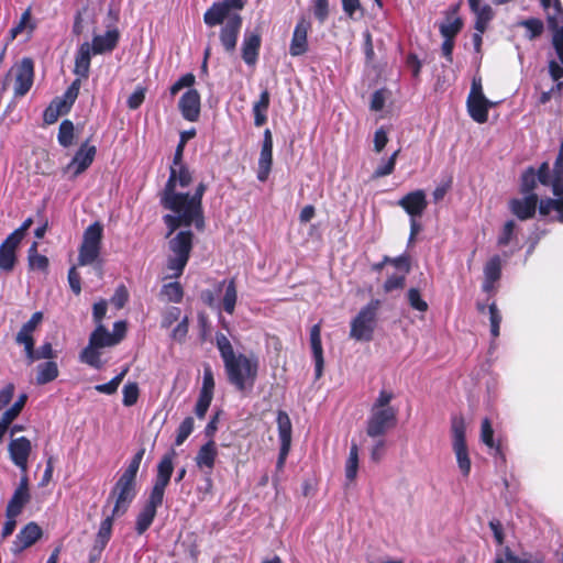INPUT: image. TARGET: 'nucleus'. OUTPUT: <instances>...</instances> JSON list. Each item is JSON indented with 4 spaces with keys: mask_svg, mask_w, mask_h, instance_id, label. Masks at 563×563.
Here are the masks:
<instances>
[{
    "mask_svg": "<svg viewBox=\"0 0 563 563\" xmlns=\"http://www.w3.org/2000/svg\"><path fill=\"white\" fill-rule=\"evenodd\" d=\"M179 111L189 122H196L200 114V95L196 89H188L179 99Z\"/></svg>",
    "mask_w": 563,
    "mask_h": 563,
    "instance_id": "a211bd4d",
    "label": "nucleus"
},
{
    "mask_svg": "<svg viewBox=\"0 0 563 563\" xmlns=\"http://www.w3.org/2000/svg\"><path fill=\"white\" fill-rule=\"evenodd\" d=\"M42 537V529L35 522H29L21 531L15 536L12 543L11 551L13 554H19L25 549L33 545Z\"/></svg>",
    "mask_w": 563,
    "mask_h": 563,
    "instance_id": "dca6fc26",
    "label": "nucleus"
},
{
    "mask_svg": "<svg viewBox=\"0 0 563 563\" xmlns=\"http://www.w3.org/2000/svg\"><path fill=\"white\" fill-rule=\"evenodd\" d=\"M33 333L34 332L25 331L21 328L15 335V343L23 345L26 360L33 357V350L35 345Z\"/></svg>",
    "mask_w": 563,
    "mask_h": 563,
    "instance_id": "c03bdc74",
    "label": "nucleus"
},
{
    "mask_svg": "<svg viewBox=\"0 0 563 563\" xmlns=\"http://www.w3.org/2000/svg\"><path fill=\"white\" fill-rule=\"evenodd\" d=\"M390 97V91L386 88L376 90L372 95L369 108L372 111L383 110L386 100Z\"/></svg>",
    "mask_w": 563,
    "mask_h": 563,
    "instance_id": "e2e57ef3",
    "label": "nucleus"
},
{
    "mask_svg": "<svg viewBox=\"0 0 563 563\" xmlns=\"http://www.w3.org/2000/svg\"><path fill=\"white\" fill-rule=\"evenodd\" d=\"M465 422L461 417H454L452 419L451 432H452V449L456 457L457 466L463 476L467 477L471 473V459L468 454V448L465 440Z\"/></svg>",
    "mask_w": 563,
    "mask_h": 563,
    "instance_id": "0eeeda50",
    "label": "nucleus"
},
{
    "mask_svg": "<svg viewBox=\"0 0 563 563\" xmlns=\"http://www.w3.org/2000/svg\"><path fill=\"white\" fill-rule=\"evenodd\" d=\"M407 299L412 309L420 312H426L428 310V303L422 299L419 289L410 288L407 292Z\"/></svg>",
    "mask_w": 563,
    "mask_h": 563,
    "instance_id": "052dcab7",
    "label": "nucleus"
},
{
    "mask_svg": "<svg viewBox=\"0 0 563 563\" xmlns=\"http://www.w3.org/2000/svg\"><path fill=\"white\" fill-rule=\"evenodd\" d=\"M12 463L18 466L22 473L27 472V460L32 451L31 441L25 437L12 439L8 446Z\"/></svg>",
    "mask_w": 563,
    "mask_h": 563,
    "instance_id": "ddd939ff",
    "label": "nucleus"
},
{
    "mask_svg": "<svg viewBox=\"0 0 563 563\" xmlns=\"http://www.w3.org/2000/svg\"><path fill=\"white\" fill-rule=\"evenodd\" d=\"M541 4L547 11L548 24L550 25V16L554 15L563 23V8L560 0H541Z\"/></svg>",
    "mask_w": 563,
    "mask_h": 563,
    "instance_id": "6e6d98bb",
    "label": "nucleus"
},
{
    "mask_svg": "<svg viewBox=\"0 0 563 563\" xmlns=\"http://www.w3.org/2000/svg\"><path fill=\"white\" fill-rule=\"evenodd\" d=\"M96 153L97 148L95 145H89L88 141L82 143L65 167V173L70 174L71 178H76L92 164Z\"/></svg>",
    "mask_w": 563,
    "mask_h": 563,
    "instance_id": "9b49d317",
    "label": "nucleus"
},
{
    "mask_svg": "<svg viewBox=\"0 0 563 563\" xmlns=\"http://www.w3.org/2000/svg\"><path fill=\"white\" fill-rule=\"evenodd\" d=\"M56 357V352L53 350V346L49 342L42 344L37 350H33V357L27 358V364H32L38 360H48L52 361Z\"/></svg>",
    "mask_w": 563,
    "mask_h": 563,
    "instance_id": "5fc2aeb1",
    "label": "nucleus"
},
{
    "mask_svg": "<svg viewBox=\"0 0 563 563\" xmlns=\"http://www.w3.org/2000/svg\"><path fill=\"white\" fill-rule=\"evenodd\" d=\"M34 73H7L2 80V91L12 87L14 97L25 96L34 82Z\"/></svg>",
    "mask_w": 563,
    "mask_h": 563,
    "instance_id": "f8f14e48",
    "label": "nucleus"
},
{
    "mask_svg": "<svg viewBox=\"0 0 563 563\" xmlns=\"http://www.w3.org/2000/svg\"><path fill=\"white\" fill-rule=\"evenodd\" d=\"M128 371H129V368L125 367L117 376H114L110 382H108L106 384L96 385L95 389L101 394L113 395L118 390V388H119L120 384L122 383L123 378L125 377Z\"/></svg>",
    "mask_w": 563,
    "mask_h": 563,
    "instance_id": "49530a36",
    "label": "nucleus"
},
{
    "mask_svg": "<svg viewBox=\"0 0 563 563\" xmlns=\"http://www.w3.org/2000/svg\"><path fill=\"white\" fill-rule=\"evenodd\" d=\"M99 347H96L90 341L88 345L80 352L79 360L96 369H100L103 366V362L100 358Z\"/></svg>",
    "mask_w": 563,
    "mask_h": 563,
    "instance_id": "72a5a7b5",
    "label": "nucleus"
},
{
    "mask_svg": "<svg viewBox=\"0 0 563 563\" xmlns=\"http://www.w3.org/2000/svg\"><path fill=\"white\" fill-rule=\"evenodd\" d=\"M310 345L312 351V356L314 360V374L316 378H320L323 373V350L321 343V327L319 323L314 324L310 329Z\"/></svg>",
    "mask_w": 563,
    "mask_h": 563,
    "instance_id": "4be33fe9",
    "label": "nucleus"
},
{
    "mask_svg": "<svg viewBox=\"0 0 563 563\" xmlns=\"http://www.w3.org/2000/svg\"><path fill=\"white\" fill-rule=\"evenodd\" d=\"M494 563H532L530 558L526 554L518 556L509 547H506L501 552H498Z\"/></svg>",
    "mask_w": 563,
    "mask_h": 563,
    "instance_id": "de8ad7c7",
    "label": "nucleus"
},
{
    "mask_svg": "<svg viewBox=\"0 0 563 563\" xmlns=\"http://www.w3.org/2000/svg\"><path fill=\"white\" fill-rule=\"evenodd\" d=\"M397 205L401 207L409 217H421L428 206L426 192L422 189L410 191L399 199Z\"/></svg>",
    "mask_w": 563,
    "mask_h": 563,
    "instance_id": "4468645a",
    "label": "nucleus"
},
{
    "mask_svg": "<svg viewBox=\"0 0 563 563\" xmlns=\"http://www.w3.org/2000/svg\"><path fill=\"white\" fill-rule=\"evenodd\" d=\"M122 402L125 407H131L136 404L140 395L139 386L136 383H128L122 389Z\"/></svg>",
    "mask_w": 563,
    "mask_h": 563,
    "instance_id": "4d7b16f0",
    "label": "nucleus"
},
{
    "mask_svg": "<svg viewBox=\"0 0 563 563\" xmlns=\"http://www.w3.org/2000/svg\"><path fill=\"white\" fill-rule=\"evenodd\" d=\"M91 54H93V49L90 43L86 42L80 45L76 55V70H88Z\"/></svg>",
    "mask_w": 563,
    "mask_h": 563,
    "instance_id": "a18cd8bd",
    "label": "nucleus"
},
{
    "mask_svg": "<svg viewBox=\"0 0 563 563\" xmlns=\"http://www.w3.org/2000/svg\"><path fill=\"white\" fill-rule=\"evenodd\" d=\"M537 205V194H530L523 198L512 199L510 201V210L518 219L528 220L534 216Z\"/></svg>",
    "mask_w": 563,
    "mask_h": 563,
    "instance_id": "6ab92c4d",
    "label": "nucleus"
},
{
    "mask_svg": "<svg viewBox=\"0 0 563 563\" xmlns=\"http://www.w3.org/2000/svg\"><path fill=\"white\" fill-rule=\"evenodd\" d=\"M246 0H223L222 2L214 3L208 9L203 15L205 23L209 26H214L223 23L225 18L231 15H240L241 10Z\"/></svg>",
    "mask_w": 563,
    "mask_h": 563,
    "instance_id": "9d476101",
    "label": "nucleus"
},
{
    "mask_svg": "<svg viewBox=\"0 0 563 563\" xmlns=\"http://www.w3.org/2000/svg\"><path fill=\"white\" fill-rule=\"evenodd\" d=\"M37 244L34 242L29 250V265L32 269L46 271L48 267V258L36 253Z\"/></svg>",
    "mask_w": 563,
    "mask_h": 563,
    "instance_id": "8fccbe9b",
    "label": "nucleus"
},
{
    "mask_svg": "<svg viewBox=\"0 0 563 563\" xmlns=\"http://www.w3.org/2000/svg\"><path fill=\"white\" fill-rule=\"evenodd\" d=\"M20 243L7 236L0 244V269L10 273L14 269L16 263V249Z\"/></svg>",
    "mask_w": 563,
    "mask_h": 563,
    "instance_id": "5701e85b",
    "label": "nucleus"
},
{
    "mask_svg": "<svg viewBox=\"0 0 563 563\" xmlns=\"http://www.w3.org/2000/svg\"><path fill=\"white\" fill-rule=\"evenodd\" d=\"M74 123L66 119L62 121L58 129L57 140L63 147H69L74 143Z\"/></svg>",
    "mask_w": 563,
    "mask_h": 563,
    "instance_id": "79ce46f5",
    "label": "nucleus"
},
{
    "mask_svg": "<svg viewBox=\"0 0 563 563\" xmlns=\"http://www.w3.org/2000/svg\"><path fill=\"white\" fill-rule=\"evenodd\" d=\"M30 21H31V13L27 10L22 13L19 23L11 29V31H10L11 37L15 38L18 35L22 34L25 30H27V33H30L33 29L32 25L30 24Z\"/></svg>",
    "mask_w": 563,
    "mask_h": 563,
    "instance_id": "69168bd1",
    "label": "nucleus"
},
{
    "mask_svg": "<svg viewBox=\"0 0 563 563\" xmlns=\"http://www.w3.org/2000/svg\"><path fill=\"white\" fill-rule=\"evenodd\" d=\"M224 25L220 32V41L227 52L234 51L238 36L242 26L241 15H231L223 21Z\"/></svg>",
    "mask_w": 563,
    "mask_h": 563,
    "instance_id": "f3484780",
    "label": "nucleus"
},
{
    "mask_svg": "<svg viewBox=\"0 0 563 563\" xmlns=\"http://www.w3.org/2000/svg\"><path fill=\"white\" fill-rule=\"evenodd\" d=\"M462 27L461 19L453 11L448 14L445 20L440 24V32L443 37H453L460 32Z\"/></svg>",
    "mask_w": 563,
    "mask_h": 563,
    "instance_id": "e433bc0d",
    "label": "nucleus"
},
{
    "mask_svg": "<svg viewBox=\"0 0 563 563\" xmlns=\"http://www.w3.org/2000/svg\"><path fill=\"white\" fill-rule=\"evenodd\" d=\"M191 180V173L186 165L170 166L168 180L161 195L162 206L173 212L163 217L168 229L166 238H170L179 227L195 224L198 230L205 228L201 200L207 186L200 183L192 195L176 191L177 186L188 187Z\"/></svg>",
    "mask_w": 563,
    "mask_h": 563,
    "instance_id": "f257e3e1",
    "label": "nucleus"
},
{
    "mask_svg": "<svg viewBox=\"0 0 563 563\" xmlns=\"http://www.w3.org/2000/svg\"><path fill=\"white\" fill-rule=\"evenodd\" d=\"M501 276V260L498 255L493 256L484 266L483 290L489 292L493 290L495 283Z\"/></svg>",
    "mask_w": 563,
    "mask_h": 563,
    "instance_id": "a878e982",
    "label": "nucleus"
},
{
    "mask_svg": "<svg viewBox=\"0 0 563 563\" xmlns=\"http://www.w3.org/2000/svg\"><path fill=\"white\" fill-rule=\"evenodd\" d=\"M216 346L223 362L227 379L238 391L251 390L258 376L260 358L254 353H235L222 332L216 333Z\"/></svg>",
    "mask_w": 563,
    "mask_h": 563,
    "instance_id": "f03ea898",
    "label": "nucleus"
},
{
    "mask_svg": "<svg viewBox=\"0 0 563 563\" xmlns=\"http://www.w3.org/2000/svg\"><path fill=\"white\" fill-rule=\"evenodd\" d=\"M36 372H37V374H36V384L37 385H45V384L53 382L54 379L57 378L58 373H59L57 363L55 361H46V362L40 363L36 366Z\"/></svg>",
    "mask_w": 563,
    "mask_h": 563,
    "instance_id": "c85d7f7f",
    "label": "nucleus"
},
{
    "mask_svg": "<svg viewBox=\"0 0 563 563\" xmlns=\"http://www.w3.org/2000/svg\"><path fill=\"white\" fill-rule=\"evenodd\" d=\"M162 295L170 302H180L184 296L183 288L178 282L163 285Z\"/></svg>",
    "mask_w": 563,
    "mask_h": 563,
    "instance_id": "3c124183",
    "label": "nucleus"
},
{
    "mask_svg": "<svg viewBox=\"0 0 563 563\" xmlns=\"http://www.w3.org/2000/svg\"><path fill=\"white\" fill-rule=\"evenodd\" d=\"M470 8L476 16L475 30L478 31L479 33H484L485 30L487 29L488 23L494 16L492 7L478 2L476 3V5Z\"/></svg>",
    "mask_w": 563,
    "mask_h": 563,
    "instance_id": "cd10ccee",
    "label": "nucleus"
},
{
    "mask_svg": "<svg viewBox=\"0 0 563 563\" xmlns=\"http://www.w3.org/2000/svg\"><path fill=\"white\" fill-rule=\"evenodd\" d=\"M181 310L178 307L167 308L162 316L161 327L164 329L169 328L174 322L180 319Z\"/></svg>",
    "mask_w": 563,
    "mask_h": 563,
    "instance_id": "338daca9",
    "label": "nucleus"
},
{
    "mask_svg": "<svg viewBox=\"0 0 563 563\" xmlns=\"http://www.w3.org/2000/svg\"><path fill=\"white\" fill-rule=\"evenodd\" d=\"M103 227L100 222H93L84 232L82 242L101 247Z\"/></svg>",
    "mask_w": 563,
    "mask_h": 563,
    "instance_id": "37998d69",
    "label": "nucleus"
},
{
    "mask_svg": "<svg viewBox=\"0 0 563 563\" xmlns=\"http://www.w3.org/2000/svg\"><path fill=\"white\" fill-rule=\"evenodd\" d=\"M536 178L538 181L544 186H550L553 189V184L555 180L554 170L551 172L550 166L547 162L542 163L538 170L536 172Z\"/></svg>",
    "mask_w": 563,
    "mask_h": 563,
    "instance_id": "13d9d810",
    "label": "nucleus"
},
{
    "mask_svg": "<svg viewBox=\"0 0 563 563\" xmlns=\"http://www.w3.org/2000/svg\"><path fill=\"white\" fill-rule=\"evenodd\" d=\"M260 47L261 34L258 32L246 31L242 43V58L249 67L255 65Z\"/></svg>",
    "mask_w": 563,
    "mask_h": 563,
    "instance_id": "412c9836",
    "label": "nucleus"
},
{
    "mask_svg": "<svg viewBox=\"0 0 563 563\" xmlns=\"http://www.w3.org/2000/svg\"><path fill=\"white\" fill-rule=\"evenodd\" d=\"M550 30L552 32V45L559 60L563 64V22L554 15L550 16Z\"/></svg>",
    "mask_w": 563,
    "mask_h": 563,
    "instance_id": "7c9ffc66",
    "label": "nucleus"
},
{
    "mask_svg": "<svg viewBox=\"0 0 563 563\" xmlns=\"http://www.w3.org/2000/svg\"><path fill=\"white\" fill-rule=\"evenodd\" d=\"M555 173V180L553 184V195L555 198L563 196L561 188L563 187V141L560 145V151L553 166Z\"/></svg>",
    "mask_w": 563,
    "mask_h": 563,
    "instance_id": "4c0bfd02",
    "label": "nucleus"
},
{
    "mask_svg": "<svg viewBox=\"0 0 563 563\" xmlns=\"http://www.w3.org/2000/svg\"><path fill=\"white\" fill-rule=\"evenodd\" d=\"M399 152L400 150L395 151L387 161L378 165L373 173V178L377 179L390 175L395 169Z\"/></svg>",
    "mask_w": 563,
    "mask_h": 563,
    "instance_id": "864d4df0",
    "label": "nucleus"
},
{
    "mask_svg": "<svg viewBox=\"0 0 563 563\" xmlns=\"http://www.w3.org/2000/svg\"><path fill=\"white\" fill-rule=\"evenodd\" d=\"M173 455L174 452L165 454L157 465V474L148 499L136 517L135 531L140 536L151 527L156 517L157 508L163 504L165 489L174 471Z\"/></svg>",
    "mask_w": 563,
    "mask_h": 563,
    "instance_id": "7ed1b4c3",
    "label": "nucleus"
},
{
    "mask_svg": "<svg viewBox=\"0 0 563 563\" xmlns=\"http://www.w3.org/2000/svg\"><path fill=\"white\" fill-rule=\"evenodd\" d=\"M145 454V449H140L131 459L128 467L113 485L107 503L113 501V516H123L136 497V476Z\"/></svg>",
    "mask_w": 563,
    "mask_h": 563,
    "instance_id": "20e7f679",
    "label": "nucleus"
},
{
    "mask_svg": "<svg viewBox=\"0 0 563 563\" xmlns=\"http://www.w3.org/2000/svg\"><path fill=\"white\" fill-rule=\"evenodd\" d=\"M273 164V137L269 129L264 131L263 144L258 158L257 179L267 180Z\"/></svg>",
    "mask_w": 563,
    "mask_h": 563,
    "instance_id": "2eb2a0df",
    "label": "nucleus"
},
{
    "mask_svg": "<svg viewBox=\"0 0 563 563\" xmlns=\"http://www.w3.org/2000/svg\"><path fill=\"white\" fill-rule=\"evenodd\" d=\"M394 399V394L386 389H382L372 405V410H383V409H396L390 406L391 400Z\"/></svg>",
    "mask_w": 563,
    "mask_h": 563,
    "instance_id": "680f3d73",
    "label": "nucleus"
},
{
    "mask_svg": "<svg viewBox=\"0 0 563 563\" xmlns=\"http://www.w3.org/2000/svg\"><path fill=\"white\" fill-rule=\"evenodd\" d=\"M217 455L218 451L216 443L213 440H209L199 449L195 461L200 470L205 471L207 474H210L214 466Z\"/></svg>",
    "mask_w": 563,
    "mask_h": 563,
    "instance_id": "393cba45",
    "label": "nucleus"
},
{
    "mask_svg": "<svg viewBox=\"0 0 563 563\" xmlns=\"http://www.w3.org/2000/svg\"><path fill=\"white\" fill-rule=\"evenodd\" d=\"M117 517L118 516H113V512H111L110 516H108L101 521L96 538V543L101 544V548H106V545L108 544L112 533L113 520Z\"/></svg>",
    "mask_w": 563,
    "mask_h": 563,
    "instance_id": "a19ab883",
    "label": "nucleus"
},
{
    "mask_svg": "<svg viewBox=\"0 0 563 563\" xmlns=\"http://www.w3.org/2000/svg\"><path fill=\"white\" fill-rule=\"evenodd\" d=\"M358 470V446L352 443L350 448L349 457L345 464V477L352 482L355 479Z\"/></svg>",
    "mask_w": 563,
    "mask_h": 563,
    "instance_id": "ea45409f",
    "label": "nucleus"
},
{
    "mask_svg": "<svg viewBox=\"0 0 563 563\" xmlns=\"http://www.w3.org/2000/svg\"><path fill=\"white\" fill-rule=\"evenodd\" d=\"M517 25L525 27V36L530 41L539 37L544 31L543 22L540 19L536 18L521 20L517 23Z\"/></svg>",
    "mask_w": 563,
    "mask_h": 563,
    "instance_id": "58836bf2",
    "label": "nucleus"
},
{
    "mask_svg": "<svg viewBox=\"0 0 563 563\" xmlns=\"http://www.w3.org/2000/svg\"><path fill=\"white\" fill-rule=\"evenodd\" d=\"M538 179L536 178V170L530 167L528 168L521 177V191L525 196L534 194L533 190L536 188Z\"/></svg>",
    "mask_w": 563,
    "mask_h": 563,
    "instance_id": "bf43d9fd",
    "label": "nucleus"
},
{
    "mask_svg": "<svg viewBox=\"0 0 563 563\" xmlns=\"http://www.w3.org/2000/svg\"><path fill=\"white\" fill-rule=\"evenodd\" d=\"M379 307L380 300L372 299L357 312L351 321L350 338L361 342H369L373 339Z\"/></svg>",
    "mask_w": 563,
    "mask_h": 563,
    "instance_id": "423d86ee",
    "label": "nucleus"
},
{
    "mask_svg": "<svg viewBox=\"0 0 563 563\" xmlns=\"http://www.w3.org/2000/svg\"><path fill=\"white\" fill-rule=\"evenodd\" d=\"M489 312V321H490V333L493 338H497L499 335V328L501 322V313L498 310L495 302L488 306Z\"/></svg>",
    "mask_w": 563,
    "mask_h": 563,
    "instance_id": "0e129e2a",
    "label": "nucleus"
},
{
    "mask_svg": "<svg viewBox=\"0 0 563 563\" xmlns=\"http://www.w3.org/2000/svg\"><path fill=\"white\" fill-rule=\"evenodd\" d=\"M498 102L487 98H467L466 106L470 117L477 123H485L488 120V111Z\"/></svg>",
    "mask_w": 563,
    "mask_h": 563,
    "instance_id": "aec40b11",
    "label": "nucleus"
},
{
    "mask_svg": "<svg viewBox=\"0 0 563 563\" xmlns=\"http://www.w3.org/2000/svg\"><path fill=\"white\" fill-rule=\"evenodd\" d=\"M195 428V420L192 417H187L183 420L177 429V434L175 438V445H181L188 437L191 434Z\"/></svg>",
    "mask_w": 563,
    "mask_h": 563,
    "instance_id": "603ef678",
    "label": "nucleus"
},
{
    "mask_svg": "<svg viewBox=\"0 0 563 563\" xmlns=\"http://www.w3.org/2000/svg\"><path fill=\"white\" fill-rule=\"evenodd\" d=\"M238 295L234 279H231L227 285L225 292L223 296V309L229 314L234 312L235 303H236Z\"/></svg>",
    "mask_w": 563,
    "mask_h": 563,
    "instance_id": "09e8293b",
    "label": "nucleus"
},
{
    "mask_svg": "<svg viewBox=\"0 0 563 563\" xmlns=\"http://www.w3.org/2000/svg\"><path fill=\"white\" fill-rule=\"evenodd\" d=\"M310 29V22L301 19L295 26L291 43L290 54L294 56L301 55L307 49V34Z\"/></svg>",
    "mask_w": 563,
    "mask_h": 563,
    "instance_id": "b1692460",
    "label": "nucleus"
},
{
    "mask_svg": "<svg viewBox=\"0 0 563 563\" xmlns=\"http://www.w3.org/2000/svg\"><path fill=\"white\" fill-rule=\"evenodd\" d=\"M89 341L99 349L110 347L118 344V338L112 336L102 324L97 325L95 331L90 334Z\"/></svg>",
    "mask_w": 563,
    "mask_h": 563,
    "instance_id": "c756f323",
    "label": "nucleus"
},
{
    "mask_svg": "<svg viewBox=\"0 0 563 563\" xmlns=\"http://www.w3.org/2000/svg\"><path fill=\"white\" fill-rule=\"evenodd\" d=\"M101 247L81 242L78 254V265L86 266L93 264L100 255Z\"/></svg>",
    "mask_w": 563,
    "mask_h": 563,
    "instance_id": "c9c22d12",
    "label": "nucleus"
},
{
    "mask_svg": "<svg viewBox=\"0 0 563 563\" xmlns=\"http://www.w3.org/2000/svg\"><path fill=\"white\" fill-rule=\"evenodd\" d=\"M276 422L280 444H291L292 426L288 413L279 410L277 412Z\"/></svg>",
    "mask_w": 563,
    "mask_h": 563,
    "instance_id": "473e14b6",
    "label": "nucleus"
},
{
    "mask_svg": "<svg viewBox=\"0 0 563 563\" xmlns=\"http://www.w3.org/2000/svg\"><path fill=\"white\" fill-rule=\"evenodd\" d=\"M194 233L190 230H181L168 241L170 254L167 258V268L173 271V277L178 278L189 261L192 250Z\"/></svg>",
    "mask_w": 563,
    "mask_h": 563,
    "instance_id": "39448f33",
    "label": "nucleus"
},
{
    "mask_svg": "<svg viewBox=\"0 0 563 563\" xmlns=\"http://www.w3.org/2000/svg\"><path fill=\"white\" fill-rule=\"evenodd\" d=\"M119 40V32L117 29L108 30L102 35H95L92 38V43L90 44L93 54H102L109 51H112Z\"/></svg>",
    "mask_w": 563,
    "mask_h": 563,
    "instance_id": "bb28decb",
    "label": "nucleus"
},
{
    "mask_svg": "<svg viewBox=\"0 0 563 563\" xmlns=\"http://www.w3.org/2000/svg\"><path fill=\"white\" fill-rule=\"evenodd\" d=\"M29 500L30 494H23L14 490L12 497L8 503L5 517H18L22 512L23 507L29 503Z\"/></svg>",
    "mask_w": 563,
    "mask_h": 563,
    "instance_id": "f704fd0d",
    "label": "nucleus"
},
{
    "mask_svg": "<svg viewBox=\"0 0 563 563\" xmlns=\"http://www.w3.org/2000/svg\"><path fill=\"white\" fill-rule=\"evenodd\" d=\"M398 409L372 410L366 420V434L372 438L384 437L397 426Z\"/></svg>",
    "mask_w": 563,
    "mask_h": 563,
    "instance_id": "1a4fd4ad",
    "label": "nucleus"
},
{
    "mask_svg": "<svg viewBox=\"0 0 563 563\" xmlns=\"http://www.w3.org/2000/svg\"><path fill=\"white\" fill-rule=\"evenodd\" d=\"M269 107V92L263 90L260 95V99L253 104L254 124L255 126H262L267 121V109Z\"/></svg>",
    "mask_w": 563,
    "mask_h": 563,
    "instance_id": "2f4dec72",
    "label": "nucleus"
},
{
    "mask_svg": "<svg viewBox=\"0 0 563 563\" xmlns=\"http://www.w3.org/2000/svg\"><path fill=\"white\" fill-rule=\"evenodd\" d=\"M129 300V291L124 285L117 287L110 301L117 309H122Z\"/></svg>",
    "mask_w": 563,
    "mask_h": 563,
    "instance_id": "774afa93",
    "label": "nucleus"
},
{
    "mask_svg": "<svg viewBox=\"0 0 563 563\" xmlns=\"http://www.w3.org/2000/svg\"><path fill=\"white\" fill-rule=\"evenodd\" d=\"M80 89V80L76 79L58 97H55L48 107L44 110L43 120L46 124L55 123L60 115L67 114L74 106Z\"/></svg>",
    "mask_w": 563,
    "mask_h": 563,
    "instance_id": "6e6552de",
    "label": "nucleus"
}]
</instances>
